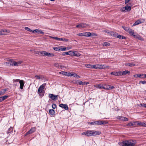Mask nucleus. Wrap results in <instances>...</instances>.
I'll return each instance as SVG.
<instances>
[{"label": "nucleus", "instance_id": "obj_1", "mask_svg": "<svg viewBox=\"0 0 146 146\" xmlns=\"http://www.w3.org/2000/svg\"><path fill=\"white\" fill-rule=\"evenodd\" d=\"M101 134V133L98 131L88 130L82 133V134L86 136H94L99 135Z\"/></svg>", "mask_w": 146, "mask_h": 146}, {"label": "nucleus", "instance_id": "obj_2", "mask_svg": "<svg viewBox=\"0 0 146 146\" xmlns=\"http://www.w3.org/2000/svg\"><path fill=\"white\" fill-rule=\"evenodd\" d=\"M136 143L135 141L130 140L128 141H123L121 143V145L122 146H134Z\"/></svg>", "mask_w": 146, "mask_h": 146}, {"label": "nucleus", "instance_id": "obj_3", "mask_svg": "<svg viewBox=\"0 0 146 146\" xmlns=\"http://www.w3.org/2000/svg\"><path fill=\"white\" fill-rule=\"evenodd\" d=\"M108 122L107 121L98 120L97 121H93L89 123L91 125H98L102 124L104 125L108 123Z\"/></svg>", "mask_w": 146, "mask_h": 146}, {"label": "nucleus", "instance_id": "obj_4", "mask_svg": "<svg viewBox=\"0 0 146 146\" xmlns=\"http://www.w3.org/2000/svg\"><path fill=\"white\" fill-rule=\"evenodd\" d=\"M122 27L125 31L128 33L131 36H132L134 34V30L131 29L130 28L124 26H122Z\"/></svg>", "mask_w": 146, "mask_h": 146}, {"label": "nucleus", "instance_id": "obj_5", "mask_svg": "<svg viewBox=\"0 0 146 146\" xmlns=\"http://www.w3.org/2000/svg\"><path fill=\"white\" fill-rule=\"evenodd\" d=\"M46 84L44 83L41 85L39 88L38 89L37 93L38 94H40L42 92V91L44 89L45 86H46Z\"/></svg>", "mask_w": 146, "mask_h": 146}, {"label": "nucleus", "instance_id": "obj_6", "mask_svg": "<svg viewBox=\"0 0 146 146\" xmlns=\"http://www.w3.org/2000/svg\"><path fill=\"white\" fill-rule=\"evenodd\" d=\"M36 127H32L25 134V136L33 133L36 131Z\"/></svg>", "mask_w": 146, "mask_h": 146}, {"label": "nucleus", "instance_id": "obj_7", "mask_svg": "<svg viewBox=\"0 0 146 146\" xmlns=\"http://www.w3.org/2000/svg\"><path fill=\"white\" fill-rule=\"evenodd\" d=\"M48 97L52 100L56 101L57 100V97H58V95H54L53 94H50L48 95Z\"/></svg>", "mask_w": 146, "mask_h": 146}, {"label": "nucleus", "instance_id": "obj_8", "mask_svg": "<svg viewBox=\"0 0 146 146\" xmlns=\"http://www.w3.org/2000/svg\"><path fill=\"white\" fill-rule=\"evenodd\" d=\"M88 26L87 24L82 23L76 26V28H85Z\"/></svg>", "mask_w": 146, "mask_h": 146}, {"label": "nucleus", "instance_id": "obj_9", "mask_svg": "<svg viewBox=\"0 0 146 146\" xmlns=\"http://www.w3.org/2000/svg\"><path fill=\"white\" fill-rule=\"evenodd\" d=\"M116 118L117 119L123 121H127L128 120V119L127 118L122 116H118Z\"/></svg>", "mask_w": 146, "mask_h": 146}, {"label": "nucleus", "instance_id": "obj_10", "mask_svg": "<svg viewBox=\"0 0 146 146\" xmlns=\"http://www.w3.org/2000/svg\"><path fill=\"white\" fill-rule=\"evenodd\" d=\"M74 83L76 84H79L81 85H84V83L83 82H82V81L78 80H75L73 81Z\"/></svg>", "mask_w": 146, "mask_h": 146}, {"label": "nucleus", "instance_id": "obj_11", "mask_svg": "<svg viewBox=\"0 0 146 146\" xmlns=\"http://www.w3.org/2000/svg\"><path fill=\"white\" fill-rule=\"evenodd\" d=\"M72 56H76V57H79L80 56L81 54L79 53L78 51H72Z\"/></svg>", "mask_w": 146, "mask_h": 146}, {"label": "nucleus", "instance_id": "obj_12", "mask_svg": "<svg viewBox=\"0 0 146 146\" xmlns=\"http://www.w3.org/2000/svg\"><path fill=\"white\" fill-rule=\"evenodd\" d=\"M11 61L8 63V64L10 63L11 65L12 66H17V62L13 60L12 59H11L10 60Z\"/></svg>", "mask_w": 146, "mask_h": 146}, {"label": "nucleus", "instance_id": "obj_13", "mask_svg": "<svg viewBox=\"0 0 146 146\" xmlns=\"http://www.w3.org/2000/svg\"><path fill=\"white\" fill-rule=\"evenodd\" d=\"M72 50L69 51L68 52H63L62 54L63 56H65L66 55H69L71 56H72Z\"/></svg>", "mask_w": 146, "mask_h": 146}, {"label": "nucleus", "instance_id": "obj_14", "mask_svg": "<svg viewBox=\"0 0 146 146\" xmlns=\"http://www.w3.org/2000/svg\"><path fill=\"white\" fill-rule=\"evenodd\" d=\"M59 106L62 108H64L66 110H68V105L67 104H61L59 105Z\"/></svg>", "mask_w": 146, "mask_h": 146}, {"label": "nucleus", "instance_id": "obj_15", "mask_svg": "<svg viewBox=\"0 0 146 146\" xmlns=\"http://www.w3.org/2000/svg\"><path fill=\"white\" fill-rule=\"evenodd\" d=\"M19 83H20V89L22 90L24 86V81L23 80H20Z\"/></svg>", "mask_w": 146, "mask_h": 146}, {"label": "nucleus", "instance_id": "obj_16", "mask_svg": "<svg viewBox=\"0 0 146 146\" xmlns=\"http://www.w3.org/2000/svg\"><path fill=\"white\" fill-rule=\"evenodd\" d=\"M130 72V71H128L127 70H126L125 71L122 72L121 71L120 76L125 75L127 74H129Z\"/></svg>", "mask_w": 146, "mask_h": 146}, {"label": "nucleus", "instance_id": "obj_17", "mask_svg": "<svg viewBox=\"0 0 146 146\" xmlns=\"http://www.w3.org/2000/svg\"><path fill=\"white\" fill-rule=\"evenodd\" d=\"M121 71H119L118 72H111L110 74L111 75H115V76H120V73Z\"/></svg>", "mask_w": 146, "mask_h": 146}, {"label": "nucleus", "instance_id": "obj_18", "mask_svg": "<svg viewBox=\"0 0 146 146\" xmlns=\"http://www.w3.org/2000/svg\"><path fill=\"white\" fill-rule=\"evenodd\" d=\"M132 36L135 38L138 39L140 40H142V37L137 34L134 33Z\"/></svg>", "mask_w": 146, "mask_h": 146}, {"label": "nucleus", "instance_id": "obj_19", "mask_svg": "<svg viewBox=\"0 0 146 146\" xmlns=\"http://www.w3.org/2000/svg\"><path fill=\"white\" fill-rule=\"evenodd\" d=\"M97 66L98 69H104L106 68V67H108V66L106 67L104 65L102 64H98Z\"/></svg>", "mask_w": 146, "mask_h": 146}, {"label": "nucleus", "instance_id": "obj_20", "mask_svg": "<svg viewBox=\"0 0 146 146\" xmlns=\"http://www.w3.org/2000/svg\"><path fill=\"white\" fill-rule=\"evenodd\" d=\"M94 86L95 87H96L99 89H106L105 87L103 86L100 84L95 85H94Z\"/></svg>", "mask_w": 146, "mask_h": 146}, {"label": "nucleus", "instance_id": "obj_21", "mask_svg": "<svg viewBox=\"0 0 146 146\" xmlns=\"http://www.w3.org/2000/svg\"><path fill=\"white\" fill-rule=\"evenodd\" d=\"M125 10L126 12H127L130 11L131 9V7L129 6H128V5H127L125 6L124 7Z\"/></svg>", "mask_w": 146, "mask_h": 146}, {"label": "nucleus", "instance_id": "obj_22", "mask_svg": "<svg viewBox=\"0 0 146 146\" xmlns=\"http://www.w3.org/2000/svg\"><path fill=\"white\" fill-rule=\"evenodd\" d=\"M44 55L48 57L53 56L54 55V54L52 53H50L46 51Z\"/></svg>", "mask_w": 146, "mask_h": 146}, {"label": "nucleus", "instance_id": "obj_23", "mask_svg": "<svg viewBox=\"0 0 146 146\" xmlns=\"http://www.w3.org/2000/svg\"><path fill=\"white\" fill-rule=\"evenodd\" d=\"M7 30L6 29L2 30L0 31V35H5Z\"/></svg>", "mask_w": 146, "mask_h": 146}, {"label": "nucleus", "instance_id": "obj_24", "mask_svg": "<svg viewBox=\"0 0 146 146\" xmlns=\"http://www.w3.org/2000/svg\"><path fill=\"white\" fill-rule=\"evenodd\" d=\"M146 123L138 122L137 124L138 125H139L142 127H146Z\"/></svg>", "mask_w": 146, "mask_h": 146}, {"label": "nucleus", "instance_id": "obj_25", "mask_svg": "<svg viewBox=\"0 0 146 146\" xmlns=\"http://www.w3.org/2000/svg\"><path fill=\"white\" fill-rule=\"evenodd\" d=\"M142 23H143V22H141L140 20H137V21H136L135 22V23L133 25V26H134L135 25H139V24H140Z\"/></svg>", "mask_w": 146, "mask_h": 146}, {"label": "nucleus", "instance_id": "obj_26", "mask_svg": "<svg viewBox=\"0 0 146 146\" xmlns=\"http://www.w3.org/2000/svg\"><path fill=\"white\" fill-rule=\"evenodd\" d=\"M61 47V46H57L55 47H53V49H54V50H55L56 51H60Z\"/></svg>", "mask_w": 146, "mask_h": 146}, {"label": "nucleus", "instance_id": "obj_27", "mask_svg": "<svg viewBox=\"0 0 146 146\" xmlns=\"http://www.w3.org/2000/svg\"><path fill=\"white\" fill-rule=\"evenodd\" d=\"M70 76H73L75 77H78L79 78H80V77L79 76L78 74H76L75 73H70Z\"/></svg>", "mask_w": 146, "mask_h": 146}, {"label": "nucleus", "instance_id": "obj_28", "mask_svg": "<svg viewBox=\"0 0 146 146\" xmlns=\"http://www.w3.org/2000/svg\"><path fill=\"white\" fill-rule=\"evenodd\" d=\"M115 88L113 86H111V85H108L107 86V88H106L107 90H111Z\"/></svg>", "mask_w": 146, "mask_h": 146}, {"label": "nucleus", "instance_id": "obj_29", "mask_svg": "<svg viewBox=\"0 0 146 146\" xmlns=\"http://www.w3.org/2000/svg\"><path fill=\"white\" fill-rule=\"evenodd\" d=\"M49 113L50 115H53L54 114L55 111L54 110L50 109L49 110Z\"/></svg>", "mask_w": 146, "mask_h": 146}, {"label": "nucleus", "instance_id": "obj_30", "mask_svg": "<svg viewBox=\"0 0 146 146\" xmlns=\"http://www.w3.org/2000/svg\"><path fill=\"white\" fill-rule=\"evenodd\" d=\"M45 51H38L37 53L38 54H41L43 56H45L44 54H45Z\"/></svg>", "mask_w": 146, "mask_h": 146}, {"label": "nucleus", "instance_id": "obj_31", "mask_svg": "<svg viewBox=\"0 0 146 146\" xmlns=\"http://www.w3.org/2000/svg\"><path fill=\"white\" fill-rule=\"evenodd\" d=\"M51 37L58 41H62V38H59L56 37Z\"/></svg>", "mask_w": 146, "mask_h": 146}, {"label": "nucleus", "instance_id": "obj_32", "mask_svg": "<svg viewBox=\"0 0 146 146\" xmlns=\"http://www.w3.org/2000/svg\"><path fill=\"white\" fill-rule=\"evenodd\" d=\"M54 66L56 67L57 68H62L64 66H62V65H60V66L57 63H55L54 64Z\"/></svg>", "mask_w": 146, "mask_h": 146}, {"label": "nucleus", "instance_id": "obj_33", "mask_svg": "<svg viewBox=\"0 0 146 146\" xmlns=\"http://www.w3.org/2000/svg\"><path fill=\"white\" fill-rule=\"evenodd\" d=\"M125 64V66H129L131 67L135 65V64L131 63H126Z\"/></svg>", "mask_w": 146, "mask_h": 146}, {"label": "nucleus", "instance_id": "obj_34", "mask_svg": "<svg viewBox=\"0 0 146 146\" xmlns=\"http://www.w3.org/2000/svg\"><path fill=\"white\" fill-rule=\"evenodd\" d=\"M110 34L113 36L116 37H117L118 36L117 34V33H115L113 32H111Z\"/></svg>", "mask_w": 146, "mask_h": 146}, {"label": "nucleus", "instance_id": "obj_35", "mask_svg": "<svg viewBox=\"0 0 146 146\" xmlns=\"http://www.w3.org/2000/svg\"><path fill=\"white\" fill-rule=\"evenodd\" d=\"M84 36L88 37L91 36V33L89 32H86L84 33Z\"/></svg>", "mask_w": 146, "mask_h": 146}, {"label": "nucleus", "instance_id": "obj_36", "mask_svg": "<svg viewBox=\"0 0 146 146\" xmlns=\"http://www.w3.org/2000/svg\"><path fill=\"white\" fill-rule=\"evenodd\" d=\"M102 45L103 46H110V44L108 42H104L103 43Z\"/></svg>", "mask_w": 146, "mask_h": 146}, {"label": "nucleus", "instance_id": "obj_37", "mask_svg": "<svg viewBox=\"0 0 146 146\" xmlns=\"http://www.w3.org/2000/svg\"><path fill=\"white\" fill-rule=\"evenodd\" d=\"M145 74H139V78L143 79L145 78Z\"/></svg>", "mask_w": 146, "mask_h": 146}, {"label": "nucleus", "instance_id": "obj_38", "mask_svg": "<svg viewBox=\"0 0 146 146\" xmlns=\"http://www.w3.org/2000/svg\"><path fill=\"white\" fill-rule=\"evenodd\" d=\"M35 77L37 79H40V78L42 79L43 78V76L41 75L39 76L35 75Z\"/></svg>", "mask_w": 146, "mask_h": 146}, {"label": "nucleus", "instance_id": "obj_39", "mask_svg": "<svg viewBox=\"0 0 146 146\" xmlns=\"http://www.w3.org/2000/svg\"><path fill=\"white\" fill-rule=\"evenodd\" d=\"M13 128L12 127H11L7 131V133H11L13 131Z\"/></svg>", "mask_w": 146, "mask_h": 146}, {"label": "nucleus", "instance_id": "obj_40", "mask_svg": "<svg viewBox=\"0 0 146 146\" xmlns=\"http://www.w3.org/2000/svg\"><path fill=\"white\" fill-rule=\"evenodd\" d=\"M117 38H119V39H122L126 38L125 37L123 36L120 35H118L117 36Z\"/></svg>", "mask_w": 146, "mask_h": 146}, {"label": "nucleus", "instance_id": "obj_41", "mask_svg": "<svg viewBox=\"0 0 146 146\" xmlns=\"http://www.w3.org/2000/svg\"><path fill=\"white\" fill-rule=\"evenodd\" d=\"M86 67L87 68H92V65L89 64H86L85 65Z\"/></svg>", "mask_w": 146, "mask_h": 146}, {"label": "nucleus", "instance_id": "obj_42", "mask_svg": "<svg viewBox=\"0 0 146 146\" xmlns=\"http://www.w3.org/2000/svg\"><path fill=\"white\" fill-rule=\"evenodd\" d=\"M61 46V48H60L61 51H65V50H67V48H66V47H64L63 48H62L63 47L62 46Z\"/></svg>", "mask_w": 146, "mask_h": 146}, {"label": "nucleus", "instance_id": "obj_43", "mask_svg": "<svg viewBox=\"0 0 146 146\" xmlns=\"http://www.w3.org/2000/svg\"><path fill=\"white\" fill-rule=\"evenodd\" d=\"M134 125V123L132 122H131L128 123L127 124V126H133Z\"/></svg>", "mask_w": 146, "mask_h": 146}, {"label": "nucleus", "instance_id": "obj_44", "mask_svg": "<svg viewBox=\"0 0 146 146\" xmlns=\"http://www.w3.org/2000/svg\"><path fill=\"white\" fill-rule=\"evenodd\" d=\"M25 29L28 31H29L30 32H32L33 31L31 30L28 27H25Z\"/></svg>", "mask_w": 146, "mask_h": 146}, {"label": "nucleus", "instance_id": "obj_45", "mask_svg": "<svg viewBox=\"0 0 146 146\" xmlns=\"http://www.w3.org/2000/svg\"><path fill=\"white\" fill-rule=\"evenodd\" d=\"M39 30H40L36 29L35 30H33L32 31V32L33 33L35 32V33H39Z\"/></svg>", "mask_w": 146, "mask_h": 146}, {"label": "nucleus", "instance_id": "obj_46", "mask_svg": "<svg viewBox=\"0 0 146 146\" xmlns=\"http://www.w3.org/2000/svg\"><path fill=\"white\" fill-rule=\"evenodd\" d=\"M125 8L124 7H121V11L122 12H126L125 10Z\"/></svg>", "mask_w": 146, "mask_h": 146}, {"label": "nucleus", "instance_id": "obj_47", "mask_svg": "<svg viewBox=\"0 0 146 146\" xmlns=\"http://www.w3.org/2000/svg\"><path fill=\"white\" fill-rule=\"evenodd\" d=\"M84 34H85V33H83L78 34L77 35L80 36H84Z\"/></svg>", "mask_w": 146, "mask_h": 146}, {"label": "nucleus", "instance_id": "obj_48", "mask_svg": "<svg viewBox=\"0 0 146 146\" xmlns=\"http://www.w3.org/2000/svg\"><path fill=\"white\" fill-rule=\"evenodd\" d=\"M1 97L2 98V100L3 101V100H5V99H6L8 97V96H5L3 97Z\"/></svg>", "mask_w": 146, "mask_h": 146}, {"label": "nucleus", "instance_id": "obj_49", "mask_svg": "<svg viewBox=\"0 0 146 146\" xmlns=\"http://www.w3.org/2000/svg\"><path fill=\"white\" fill-rule=\"evenodd\" d=\"M97 65H92V68H95L96 69H98Z\"/></svg>", "mask_w": 146, "mask_h": 146}, {"label": "nucleus", "instance_id": "obj_50", "mask_svg": "<svg viewBox=\"0 0 146 146\" xmlns=\"http://www.w3.org/2000/svg\"><path fill=\"white\" fill-rule=\"evenodd\" d=\"M20 80L19 79H17L16 80L13 79V83H14V82H19Z\"/></svg>", "mask_w": 146, "mask_h": 146}, {"label": "nucleus", "instance_id": "obj_51", "mask_svg": "<svg viewBox=\"0 0 146 146\" xmlns=\"http://www.w3.org/2000/svg\"><path fill=\"white\" fill-rule=\"evenodd\" d=\"M52 108L54 109H55L56 108V104H53L52 105Z\"/></svg>", "mask_w": 146, "mask_h": 146}, {"label": "nucleus", "instance_id": "obj_52", "mask_svg": "<svg viewBox=\"0 0 146 146\" xmlns=\"http://www.w3.org/2000/svg\"><path fill=\"white\" fill-rule=\"evenodd\" d=\"M141 83L143 84H145L146 83V82L145 81H140L139 83Z\"/></svg>", "mask_w": 146, "mask_h": 146}, {"label": "nucleus", "instance_id": "obj_53", "mask_svg": "<svg viewBox=\"0 0 146 146\" xmlns=\"http://www.w3.org/2000/svg\"><path fill=\"white\" fill-rule=\"evenodd\" d=\"M39 94V95L40 96L41 98L44 95V93L42 92V93H40V94Z\"/></svg>", "mask_w": 146, "mask_h": 146}, {"label": "nucleus", "instance_id": "obj_54", "mask_svg": "<svg viewBox=\"0 0 146 146\" xmlns=\"http://www.w3.org/2000/svg\"><path fill=\"white\" fill-rule=\"evenodd\" d=\"M60 74H62L64 75H66V74H67V72H65L64 71H62L61 72H60Z\"/></svg>", "mask_w": 146, "mask_h": 146}, {"label": "nucleus", "instance_id": "obj_55", "mask_svg": "<svg viewBox=\"0 0 146 146\" xmlns=\"http://www.w3.org/2000/svg\"><path fill=\"white\" fill-rule=\"evenodd\" d=\"M139 74H135L133 75V76L135 78H138L139 77Z\"/></svg>", "mask_w": 146, "mask_h": 146}, {"label": "nucleus", "instance_id": "obj_56", "mask_svg": "<svg viewBox=\"0 0 146 146\" xmlns=\"http://www.w3.org/2000/svg\"><path fill=\"white\" fill-rule=\"evenodd\" d=\"M68 39H65V38H62V41L68 42Z\"/></svg>", "mask_w": 146, "mask_h": 146}, {"label": "nucleus", "instance_id": "obj_57", "mask_svg": "<svg viewBox=\"0 0 146 146\" xmlns=\"http://www.w3.org/2000/svg\"><path fill=\"white\" fill-rule=\"evenodd\" d=\"M17 62V66L20 65L22 63V62L21 61H19L18 62Z\"/></svg>", "mask_w": 146, "mask_h": 146}, {"label": "nucleus", "instance_id": "obj_58", "mask_svg": "<svg viewBox=\"0 0 146 146\" xmlns=\"http://www.w3.org/2000/svg\"><path fill=\"white\" fill-rule=\"evenodd\" d=\"M97 36V35L95 33H93L92 34H91V36Z\"/></svg>", "mask_w": 146, "mask_h": 146}, {"label": "nucleus", "instance_id": "obj_59", "mask_svg": "<svg viewBox=\"0 0 146 146\" xmlns=\"http://www.w3.org/2000/svg\"><path fill=\"white\" fill-rule=\"evenodd\" d=\"M130 0H125V4H127V3H128Z\"/></svg>", "mask_w": 146, "mask_h": 146}, {"label": "nucleus", "instance_id": "obj_60", "mask_svg": "<svg viewBox=\"0 0 146 146\" xmlns=\"http://www.w3.org/2000/svg\"><path fill=\"white\" fill-rule=\"evenodd\" d=\"M39 33H40V34H43L44 33L40 30H39Z\"/></svg>", "mask_w": 146, "mask_h": 146}, {"label": "nucleus", "instance_id": "obj_61", "mask_svg": "<svg viewBox=\"0 0 146 146\" xmlns=\"http://www.w3.org/2000/svg\"><path fill=\"white\" fill-rule=\"evenodd\" d=\"M84 82V83H83L84 84V85H87L88 84H89V82Z\"/></svg>", "mask_w": 146, "mask_h": 146}, {"label": "nucleus", "instance_id": "obj_62", "mask_svg": "<svg viewBox=\"0 0 146 146\" xmlns=\"http://www.w3.org/2000/svg\"><path fill=\"white\" fill-rule=\"evenodd\" d=\"M141 106L143 107H144L146 108V104H141Z\"/></svg>", "mask_w": 146, "mask_h": 146}, {"label": "nucleus", "instance_id": "obj_63", "mask_svg": "<svg viewBox=\"0 0 146 146\" xmlns=\"http://www.w3.org/2000/svg\"><path fill=\"white\" fill-rule=\"evenodd\" d=\"M71 48H72V47H71V46H69V47H67V50L71 49Z\"/></svg>", "mask_w": 146, "mask_h": 146}, {"label": "nucleus", "instance_id": "obj_64", "mask_svg": "<svg viewBox=\"0 0 146 146\" xmlns=\"http://www.w3.org/2000/svg\"><path fill=\"white\" fill-rule=\"evenodd\" d=\"M3 100H2V97H0V102H2V101H3Z\"/></svg>", "mask_w": 146, "mask_h": 146}]
</instances>
